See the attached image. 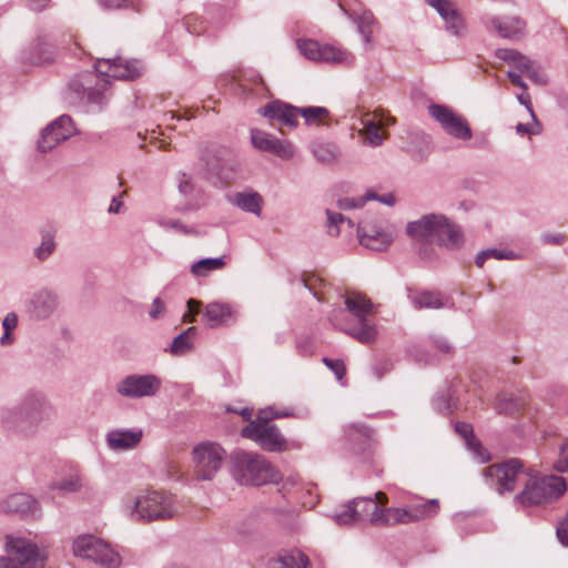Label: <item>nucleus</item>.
Masks as SVG:
<instances>
[{"label":"nucleus","mask_w":568,"mask_h":568,"mask_svg":"<svg viewBox=\"0 0 568 568\" xmlns=\"http://www.w3.org/2000/svg\"><path fill=\"white\" fill-rule=\"evenodd\" d=\"M55 417L53 406L41 393L26 394L18 405L2 410L1 420L7 428L24 437L45 430Z\"/></svg>","instance_id":"f257e3e1"},{"label":"nucleus","mask_w":568,"mask_h":568,"mask_svg":"<svg viewBox=\"0 0 568 568\" xmlns=\"http://www.w3.org/2000/svg\"><path fill=\"white\" fill-rule=\"evenodd\" d=\"M122 509L136 523L171 520L180 514L175 496L164 490H144L129 495L123 500Z\"/></svg>","instance_id":"f03ea898"},{"label":"nucleus","mask_w":568,"mask_h":568,"mask_svg":"<svg viewBox=\"0 0 568 568\" xmlns=\"http://www.w3.org/2000/svg\"><path fill=\"white\" fill-rule=\"evenodd\" d=\"M407 234L420 242L436 240L439 245L448 250H457L464 244V234L458 225L453 223L444 214H426L420 219L409 222L406 226Z\"/></svg>","instance_id":"7ed1b4c3"},{"label":"nucleus","mask_w":568,"mask_h":568,"mask_svg":"<svg viewBox=\"0 0 568 568\" xmlns=\"http://www.w3.org/2000/svg\"><path fill=\"white\" fill-rule=\"evenodd\" d=\"M527 480L520 493L514 496V504L521 508L539 506L559 499L567 490L566 480L556 475L539 477L537 471L528 467Z\"/></svg>","instance_id":"20e7f679"},{"label":"nucleus","mask_w":568,"mask_h":568,"mask_svg":"<svg viewBox=\"0 0 568 568\" xmlns=\"http://www.w3.org/2000/svg\"><path fill=\"white\" fill-rule=\"evenodd\" d=\"M232 476L241 485L261 486L278 483L281 473L262 455L236 452L232 456Z\"/></svg>","instance_id":"39448f33"},{"label":"nucleus","mask_w":568,"mask_h":568,"mask_svg":"<svg viewBox=\"0 0 568 568\" xmlns=\"http://www.w3.org/2000/svg\"><path fill=\"white\" fill-rule=\"evenodd\" d=\"M345 306L356 318V325L343 326L338 323V316L343 314V310H337L332 314V323L363 344L374 342L377 336V329L367 320V316L373 313L371 301L358 293H351L345 298Z\"/></svg>","instance_id":"423d86ee"},{"label":"nucleus","mask_w":568,"mask_h":568,"mask_svg":"<svg viewBox=\"0 0 568 568\" xmlns=\"http://www.w3.org/2000/svg\"><path fill=\"white\" fill-rule=\"evenodd\" d=\"M7 556L0 557V568H40L44 557L38 546L22 537H7Z\"/></svg>","instance_id":"0eeeda50"},{"label":"nucleus","mask_w":568,"mask_h":568,"mask_svg":"<svg viewBox=\"0 0 568 568\" xmlns=\"http://www.w3.org/2000/svg\"><path fill=\"white\" fill-rule=\"evenodd\" d=\"M527 469L518 458H510L504 463L493 464L484 468L483 475L490 486L499 494L511 493L523 476L527 477Z\"/></svg>","instance_id":"6e6552de"},{"label":"nucleus","mask_w":568,"mask_h":568,"mask_svg":"<svg viewBox=\"0 0 568 568\" xmlns=\"http://www.w3.org/2000/svg\"><path fill=\"white\" fill-rule=\"evenodd\" d=\"M226 458L224 448L213 442L197 444L192 450L194 476L197 480H212Z\"/></svg>","instance_id":"1a4fd4ad"},{"label":"nucleus","mask_w":568,"mask_h":568,"mask_svg":"<svg viewBox=\"0 0 568 568\" xmlns=\"http://www.w3.org/2000/svg\"><path fill=\"white\" fill-rule=\"evenodd\" d=\"M72 552L75 557L92 560L108 568H116L120 565V556L109 544L93 535L78 536L72 544Z\"/></svg>","instance_id":"9d476101"},{"label":"nucleus","mask_w":568,"mask_h":568,"mask_svg":"<svg viewBox=\"0 0 568 568\" xmlns=\"http://www.w3.org/2000/svg\"><path fill=\"white\" fill-rule=\"evenodd\" d=\"M241 434L243 437L254 440L267 452H285L301 448L300 443H288L275 425L267 423H250L242 429Z\"/></svg>","instance_id":"9b49d317"},{"label":"nucleus","mask_w":568,"mask_h":568,"mask_svg":"<svg viewBox=\"0 0 568 568\" xmlns=\"http://www.w3.org/2000/svg\"><path fill=\"white\" fill-rule=\"evenodd\" d=\"M439 500L429 499L419 505L407 508L387 507L384 508L381 526L407 525L417 523L437 515Z\"/></svg>","instance_id":"f8f14e48"},{"label":"nucleus","mask_w":568,"mask_h":568,"mask_svg":"<svg viewBox=\"0 0 568 568\" xmlns=\"http://www.w3.org/2000/svg\"><path fill=\"white\" fill-rule=\"evenodd\" d=\"M428 113L447 135L460 141L471 139L473 133L469 123L452 108L433 103L428 106Z\"/></svg>","instance_id":"ddd939ff"},{"label":"nucleus","mask_w":568,"mask_h":568,"mask_svg":"<svg viewBox=\"0 0 568 568\" xmlns=\"http://www.w3.org/2000/svg\"><path fill=\"white\" fill-rule=\"evenodd\" d=\"M161 379L152 374L129 375L116 385V392L128 398L154 396L161 388Z\"/></svg>","instance_id":"4468645a"},{"label":"nucleus","mask_w":568,"mask_h":568,"mask_svg":"<svg viewBox=\"0 0 568 568\" xmlns=\"http://www.w3.org/2000/svg\"><path fill=\"white\" fill-rule=\"evenodd\" d=\"M74 131L72 119L63 114L42 130L37 148L40 152L48 153L71 138Z\"/></svg>","instance_id":"2eb2a0df"},{"label":"nucleus","mask_w":568,"mask_h":568,"mask_svg":"<svg viewBox=\"0 0 568 568\" xmlns=\"http://www.w3.org/2000/svg\"><path fill=\"white\" fill-rule=\"evenodd\" d=\"M142 65L138 60H125L120 55L98 59L95 70L101 75L116 80H133L141 73Z\"/></svg>","instance_id":"dca6fc26"},{"label":"nucleus","mask_w":568,"mask_h":568,"mask_svg":"<svg viewBox=\"0 0 568 568\" xmlns=\"http://www.w3.org/2000/svg\"><path fill=\"white\" fill-rule=\"evenodd\" d=\"M251 142L255 149L270 152L283 160H290L295 154L294 146L291 142L278 140L272 134L258 129L251 130Z\"/></svg>","instance_id":"f3484780"},{"label":"nucleus","mask_w":568,"mask_h":568,"mask_svg":"<svg viewBox=\"0 0 568 568\" xmlns=\"http://www.w3.org/2000/svg\"><path fill=\"white\" fill-rule=\"evenodd\" d=\"M59 306V296L55 292L42 288L32 294L28 303V312L34 320L50 317Z\"/></svg>","instance_id":"a211bd4d"},{"label":"nucleus","mask_w":568,"mask_h":568,"mask_svg":"<svg viewBox=\"0 0 568 568\" xmlns=\"http://www.w3.org/2000/svg\"><path fill=\"white\" fill-rule=\"evenodd\" d=\"M356 231L359 243L374 251L386 250L394 240L392 232L375 224H359Z\"/></svg>","instance_id":"6ab92c4d"},{"label":"nucleus","mask_w":568,"mask_h":568,"mask_svg":"<svg viewBox=\"0 0 568 568\" xmlns=\"http://www.w3.org/2000/svg\"><path fill=\"white\" fill-rule=\"evenodd\" d=\"M258 112L270 119L276 120L280 124L296 128L298 124L300 108L281 101H273L264 105Z\"/></svg>","instance_id":"aec40b11"},{"label":"nucleus","mask_w":568,"mask_h":568,"mask_svg":"<svg viewBox=\"0 0 568 568\" xmlns=\"http://www.w3.org/2000/svg\"><path fill=\"white\" fill-rule=\"evenodd\" d=\"M490 24L504 39L517 41L526 34V22L518 16L493 17Z\"/></svg>","instance_id":"412c9836"},{"label":"nucleus","mask_w":568,"mask_h":568,"mask_svg":"<svg viewBox=\"0 0 568 568\" xmlns=\"http://www.w3.org/2000/svg\"><path fill=\"white\" fill-rule=\"evenodd\" d=\"M359 122L362 129H359L358 134L362 138V143L371 148L381 146L384 142L385 133L382 132V128L377 123V111L373 113L366 112L362 115Z\"/></svg>","instance_id":"4be33fe9"},{"label":"nucleus","mask_w":568,"mask_h":568,"mask_svg":"<svg viewBox=\"0 0 568 568\" xmlns=\"http://www.w3.org/2000/svg\"><path fill=\"white\" fill-rule=\"evenodd\" d=\"M0 509L7 514L34 516L38 510V503L28 494H13L1 501Z\"/></svg>","instance_id":"5701e85b"},{"label":"nucleus","mask_w":568,"mask_h":568,"mask_svg":"<svg viewBox=\"0 0 568 568\" xmlns=\"http://www.w3.org/2000/svg\"><path fill=\"white\" fill-rule=\"evenodd\" d=\"M141 428L113 429L106 434L108 446L113 450H126L134 448L142 439Z\"/></svg>","instance_id":"b1692460"},{"label":"nucleus","mask_w":568,"mask_h":568,"mask_svg":"<svg viewBox=\"0 0 568 568\" xmlns=\"http://www.w3.org/2000/svg\"><path fill=\"white\" fill-rule=\"evenodd\" d=\"M358 521H368L374 526H381L384 508L378 506L373 497H362L352 500Z\"/></svg>","instance_id":"393cba45"},{"label":"nucleus","mask_w":568,"mask_h":568,"mask_svg":"<svg viewBox=\"0 0 568 568\" xmlns=\"http://www.w3.org/2000/svg\"><path fill=\"white\" fill-rule=\"evenodd\" d=\"M233 316V310L229 304L213 302L209 303L202 314V322L210 328L227 324Z\"/></svg>","instance_id":"a878e982"},{"label":"nucleus","mask_w":568,"mask_h":568,"mask_svg":"<svg viewBox=\"0 0 568 568\" xmlns=\"http://www.w3.org/2000/svg\"><path fill=\"white\" fill-rule=\"evenodd\" d=\"M354 55L341 48L336 47L334 44L323 43L322 51H321V59L320 62L325 63H334V64H341V65H352L354 63Z\"/></svg>","instance_id":"bb28decb"},{"label":"nucleus","mask_w":568,"mask_h":568,"mask_svg":"<svg viewBox=\"0 0 568 568\" xmlns=\"http://www.w3.org/2000/svg\"><path fill=\"white\" fill-rule=\"evenodd\" d=\"M234 203L243 211L261 215L263 197L256 192L237 193Z\"/></svg>","instance_id":"cd10ccee"},{"label":"nucleus","mask_w":568,"mask_h":568,"mask_svg":"<svg viewBox=\"0 0 568 568\" xmlns=\"http://www.w3.org/2000/svg\"><path fill=\"white\" fill-rule=\"evenodd\" d=\"M409 298L413 305L420 308H442L445 306L444 301L439 293H433L428 291L415 292L409 294Z\"/></svg>","instance_id":"c85d7f7f"},{"label":"nucleus","mask_w":568,"mask_h":568,"mask_svg":"<svg viewBox=\"0 0 568 568\" xmlns=\"http://www.w3.org/2000/svg\"><path fill=\"white\" fill-rule=\"evenodd\" d=\"M196 328L195 327H189L181 334H179L172 341L170 345V352L171 354L175 356H182L187 354L193 349L192 344V337L195 336Z\"/></svg>","instance_id":"c756f323"},{"label":"nucleus","mask_w":568,"mask_h":568,"mask_svg":"<svg viewBox=\"0 0 568 568\" xmlns=\"http://www.w3.org/2000/svg\"><path fill=\"white\" fill-rule=\"evenodd\" d=\"M225 265L224 256L207 257L195 262L191 266V272L195 276H207L210 272L221 270Z\"/></svg>","instance_id":"7c9ffc66"},{"label":"nucleus","mask_w":568,"mask_h":568,"mask_svg":"<svg viewBox=\"0 0 568 568\" xmlns=\"http://www.w3.org/2000/svg\"><path fill=\"white\" fill-rule=\"evenodd\" d=\"M300 116L306 125H320L329 116V110L325 106H305L300 108Z\"/></svg>","instance_id":"2f4dec72"},{"label":"nucleus","mask_w":568,"mask_h":568,"mask_svg":"<svg viewBox=\"0 0 568 568\" xmlns=\"http://www.w3.org/2000/svg\"><path fill=\"white\" fill-rule=\"evenodd\" d=\"M496 57L514 64L520 71L529 69L530 59L514 49H498L496 50Z\"/></svg>","instance_id":"473e14b6"},{"label":"nucleus","mask_w":568,"mask_h":568,"mask_svg":"<svg viewBox=\"0 0 568 568\" xmlns=\"http://www.w3.org/2000/svg\"><path fill=\"white\" fill-rule=\"evenodd\" d=\"M52 489H57L61 493H75L82 488V478L78 473H71L59 480L51 484Z\"/></svg>","instance_id":"72a5a7b5"},{"label":"nucleus","mask_w":568,"mask_h":568,"mask_svg":"<svg viewBox=\"0 0 568 568\" xmlns=\"http://www.w3.org/2000/svg\"><path fill=\"white\" fill-rule=\"evenodd\" d=\"M312 152L322 163H332L337 159V148L332 143L315 142L312 145Z\"/></svg>","instance_id":"f704fd0d"},{"label":"nucleus","mask_w":568,"mask_h":568,"mask_svg":"<svg viewBox=\"0 0 568 568\" xmlns=\"http://www.w3.org/2000/svg\"><path fill=\"white\" fill-rule=\"evenodd\" d=\"M296 44L301 54L306 59L320 62L323 43L312 39H300Z\"/></svg>","instance_id":"c9c22d12"},{"label":"nucleus","mask_w":568,"mask_h":568,"mask_svg":"<svg viewBox=\"0 0 568 568\" xmlns=\"http://www.w3.org/2000/svg\"><path fill=\"white\" fill-rule=\"evenodd\" d=\"M55 250L54 234L51 231L41 232V244L36 248V256L40 261L47 260Z\"/></svg>","instance_id":"e433bc0d"},{"label":"nucleus","mask_w":568,"mask_h":568,"mask_svg":"<svg viewBox=\"0 0 568 568\" xmlns=\"http://www.w3.org/2000/svg\"><path fill=\"white\" fill-rule=\"evenodd\" d=\"M327 215V233L332 236H337L339 234V229L343 225H347L349 229L354 226L352 220L346 219L341 213L333 212L331 210L326 211Z\"/></svg>","instance_id":"4c0bfd02"},{"label":"nucleus","mask_w":568,"mask_h":568,"mask_svg":"<svg viewBox=\"0 0 568 568\" xmlns=\"http://www.w3.org/2000/svg\"><path fill=\"white\" fill-rule=\"evenodd\" d=\"M446 30L456 36V37H463L466 32V23L460 14V12L455 9L450 12V14L444 20Z\"/></svg>","instance_id":"58836bf2"},{"label":"nucleus","mask_w":568,"mask_h":568,"mask_svg":"<svg viewBox=\"0 0 568 568\" xmlns=\"http://www.w3.org/2000/svg\"><path fill=\"white\" fill-rule=\"evenodd\" d=\"M307 557L301 551H291L280 559L281 568H306Z\"/></svg>","instance_id":"ea45409f"},{"label":"nucleus","mask_w":568,"mask_h":568,"mask_svg":"<svg viewBox=\"0 0 568 568\" xmlns=\"http://www.w3.org/2000/svg\"><path fill=\"white\" fill-rule=\"evenodd\" d=\"M511 257H513V252H506V251H501V250H497V248H489V250L479 252L476 256L475 262L478 267H483L484 263L488 258L504 260V258H511Z\"/></svg>","instance_id":"a19ab883"},{"label":"nucleus","mask_w":568,"mask_h":568,"mask_svg":"<svg viewBox=\"0 0 568 568\" xmlns=\"http://www.w3.org/2000/svg\"><path fill=\"white\" fill-rule=\"evenodd\" d=\"M521 405L513 397L500 395L496 402V410L499 414H514L520 409Z\"/></svg>","instance_id":"79ce46f5"},{"label":"nucleus","mask_w":568,"mask_h":568,"mask_svg":"<svg viewBox=\"0 0 568 568\" xmlns=\"http://www.w3.org/2000/svg\"><path fill=\"white\" fill-rule=\"evenodd\" d=\"M425 2L432 7L443 20H445L450 12L456 9L452 0H425Z\"/></svg>","instance_id":"37998d69"},{"label":"nucleus","mask_w":568,"mask_h":568,"mask_svg":"<svg viewBox=\"0 0 568 568\" xmlns=\"http://www.w3.org/2000/svg\"><path fill=\"white\" fill-rule=\"evenodd\" d=\"M333 519L336 521V524L343 526V525H352L358 523L356 517V510L353 501H349L346 506V509L342 513L335 514L333 516Z\"/></svg>","instance_id":"c03bdc74"},{"label":"nucleus","mask_w":568,"mask_h":568,"mask_svg":"<svg viewBox=\"0 0 568 568\" xmlns=\"http://www.w3.org/2000/svg\"><path fill=\"white\" fill-rule=\"evenodd\" d=\"M286 416H290V414L286 412L280 413V412H275L273 409V407H267V408L261 409L257 414L256 419L251 420L250 423H267V424H270L268 422L274 418L286 417Z\"/></svg>","instance_id":"a18cd8bd"},{"label":"nucleus","mask_w":568,"mask_h":568,"mask_svg":"<svg viewBox=\"0 0 568 568\" xmlns=\"http://www.w3.org/2000/svg\"><path fill=\"white\" fill-rule=\"evenodd\" d=\"M323 363L335 374L338 381H342L346 374L345 364L342 359L323 358Z\"/></svg>","instance_id":"49530a36"},{"label":"nucleus","mask_w":568,"mask_h":568,"mask_svg":"<svg viewBox=\"0 0 568 568\" xmlns=\"http://www.w3.org/2000/svg\"><path fill=\"white\" fill-rule=\"evenodd\" d=\"M559 473L568 471V443H564L559 449V456L554 465Z\"/></svg>","instance_id":"de8ad7c7"},{"label":"nucleus","mask_w":568,"mask_h":568,"mask_svg":"<svg viewBox=\"0 0 568 568\" xmlns=\"http://www.w3.org/2000/svg\"><path fill=\"white\" fill-rule=\"evenodd\" d=\"M365 202H366L365 196H361L358 199L338 200L337 204L341 210H351V209H355V207H359V206L364 205Z\"/></svg>","instance_id":"09e8293b"},{"label":"nucleus","mask_w":568,"mask_h":568,"mask_svg":"<svg viewBox=\"0 0 568 568\" xmlns=\"http://www.w3.org/2000/svg\"><path fill=\"white\" fill-rule=\"evenodd\" d=\"M557 536L562 545L568 546V510L557 527Z\"/></svg>","instance_id":"8fccbe9b"},{"label":"nucleus","mask_w":568,"mask_h":568,"mask_svg":"<svg viewBox=\"0 0 568 568\" xmlns=\"http://www.w3.org/2000/svg\"><path fill=\"white\" fill-rule=\"evenodd\" d=\"M517 99H518L519 103L523 104L528 110L531 119L536 122V126H538L537 118L532 110L530 95L527 93V91L523 90V92L517 95Z\"/></svg>","instance_id":"3c124183"},{"label":"nucleus","mask_w":568,"mask_h":568,"mask_svg":"<svg viewBox=\"0 0 568 568\" xmlns=\"http://www.w3.org/2000/svg\"><path fill=\"white\" fill-rule=\"evenodd\" d=\"M165 311V305L160 297H155L152 302V308L149 313L152 320L159 318Z\"/></svg>","instance_id":"603ef678"},{"label":"nucleus","mask_w":568,"mask_h":568,"mask_svg":"<svg viewBox=\"0 0 568 568\" xmlns=\"http://www.w3.org/2000/svg\"><path fill=\"white\" fill-rule=\"evenodd\" d=\"M365 199L366 201L367 200H377L379 201L381 203L383 204H386L388 206H392L395 204V197L393 194H384L382 196H377L374 192L372 191H368L366 194H365Z\"/></svg>","instance_id":"864d4df0"},{"label":"nucleus","mask_w":568,"mask_h":568,"mask_svg":"<svg viewBox=\"0 0 568 568\" xmlns=\"http://www.w3.org/2000/svg\"><path fill=\"white\" fill-rule=\"evenodd\" d=\"M455 429L460 434L468 443L474 439L473 427L467 423H457Z\"/></svg>","instance_id":"5fc2aeb1"},{"label":"nucleus","mask_w":568,"mask_h":568,"mask_svg":"<svg viewBox=\"0 0 568 568\" xmlns=\"http://www.w3.org/2000/svg\"><path fill=\"white\" fill-rule=\"evenodd\" d=\"M17 325H18V315L13 312L8 313L2 321V326H3L4 331L11 332L12 329H14L17 327Z\"/></svg>","instance_id":"6e6d98bb"},{"label":"nucleus","mask_w":568,"mask_h":568,"mask_svg":"<svg viewBox=\"0 0 568 568\" xmlns=\"http://www.w3.org/2000/svg\"><path fill=\"white\" fill-rule=\"evenodd\" d=\"M434 345L437 348V351L443 354H450L453 351L452 345L445 338L442 337L435 338Z\"/></svg>","instance_id":"4d7b16f0"},{"label":"nucleus","mask_w":568,"mask_h":568,"mask_svg":"<svg viewBox=\"0 0 568 568\" xmlns=\"http://www.w3.org/2000/svg\"><path fill=\"white\" fill-rule=\"evenodd\" d=\"M542 242L546 244L560 245L564 242L565 236L560 233L558 234H544L541 236Z\"/></svg>","instance_id":"13d9d810"},{"label":"nucleus","mask_w":568,"mask_h":568,"mask_svg":"<svg viewBox=\"0 0 568 568\" xmlns=\"http://www.w3.org/2000/svg\"><path fill=\"white\" fill-rule=\"evenodd\" d=\"M507 77L513 84L519 87L521 90L527 91V84L523 81L521 75L514 71H508Z\"/></svg>","instance_id":"bf43d9fd"},{"label":"nucleus","mask_w":568,"mask_h":568,"mask_svg":"<svg viewBox=\"0 0 568 568\" xmlns=\"http://www.w3.org/2000/svg\"><path fill=\"white\" fill-rule=\"evenodd\" d=\"M348 430L349 432H356V433H358L359 435H362L364 437H371V435H372V429L369 427H367L366 425H363V424H352L348 427Z\"/></svg>","instance_id":"052dcab7"},{"label":"nucleus","mask_w":568,"mask_h":568,"mask_svg":"<svg viewBox=\"0 0 568 568\" xmlns=\"http://www.w3.org/2000/svg\"><path fill=\"white\" fill-rule=\"evenodd\" d=\"M388 371H389V364L386 362L376 364L372 368L374 376L378 379H381Z\"/></svg>","instance_id":"680f3d73"},{"label":"nucleus","mask_w":568,"mask_h":568,"mask_svg":"<svg viewBox=\"0 0 568 568\" xmlns=\"http://www.w3.org/2000/svg\"><path fill=\"white\" fill-rule=\"evenodd\" d=\"M377 123L382 126H389L395 123V119L393 116H385L383 111H377Z\"/></svg>","instance_id":"e2e57ef3"},{"label":"nucleus","mask_w":568,"mask_h":568,"mask_svg":"<svg viewBox=\"0 0 568 568\" xmlns=\"http://www.w3.org/2000/svg\"><path fill=\"white\" fill-rule=\"evenodd\" d=\"M516 131L519 134L528 133V134H538L540 131L539 129H535L532 126H529L528 124L518 123L516 125Z\"/></svg>","instance_id":"0e129e2a"},{"label":"nucleus","mask_w":568,"mask_h":568,"mask_svg":"<svg viewBox=\"0 0 568 568\" xmlns=\"http://www.w3.org/2000/svg\"><path fill=\"white\" fill-rule=\"evenodd\" d=\"M179 189L183 194H187L192 190V184L189 179H186V175L183 173L182 178L179 182Z\"/></svg>","instance_id":"69168bd1"},{"label":"nucleus","mask_w":568,"mask_h":568,"mask_svg":"<svg viewBox=\"0 0 568 568\" xmlns=\"http://www.w3.org/2000/svg\"><path fill=\"white\" fill-rule=\"evenodd\" d=\"M528 78L537 83H541L542 80L539 77L538 72L532 68V62L529 60V69L523 71Z\"/></svg>","instance_id":"338daca9"},{"label":"nucleus","mask_w":568,"mask_h":568,"mask_svg":"<svg viewBox=\"0 0 568 568\" xmlns=\"http://www.w3.org/2000/svg\"><path fill=\"white\" fill-rule=\"evenodd\" d=\"M50 0H30V8L34 11H41L49 6Z\"/></svg>","instance_id":"774afa93"}]
</instances>
